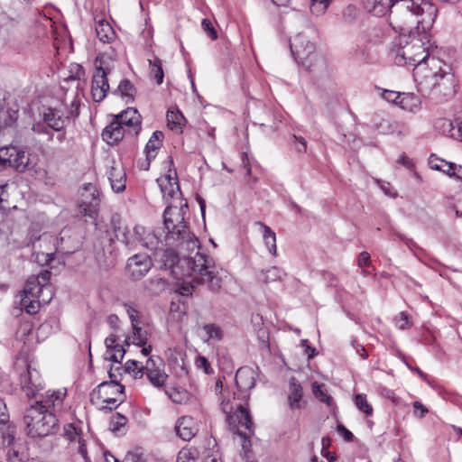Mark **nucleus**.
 Instances as JSON below:
<instances>
[{
	"label": "nucleus",
	"mask_w": 462,
	"mask_h": 462,
	"mask_svg": "<svg viewBox=\"0 0 462 462\" xmlns=\"http://www.w3.org/2000/svg\"><path fill=\"white\" fill-rule=\"evenodd\" d=\"M222 411L226 414V420L230 426H233L234 431L240 436L246 438L253 432V421L248 410L242 403L236 404V411L232 413L233 406H229V402H222Z\"/></svg>",
	"instance_id": "9d476101"
},
{
	"label": "nucleus",
	"mask_w": 462,
	"mask_h": 462,
	"mask_svg": "<svg viewBox=\"0 0 462 462\" xmlns=\"http://www.w3.org/2000/svg\"><path fill=\"white\" fill-rule=\"evenodd\" d=\"M168 125L171 130L181 132L185 118L180 111H168L167 113Z\"/></svg>",
	"instance_id": "c9c22d12"
},
{
	"label": "nucleus",
	"mask_w": 462,
	"mask_h": 462,
	"mask_svg": "<svg viewBox=\"0 0 462 462\" xmlns=\"http://www.w3.org/2000/svg\"><path fill=\"white\" fill-rule=\"evenodd\" d=\"M330 0H310V12L315 15H322L328 9Z\"/></svg>",
	"instance_id": "a18cd8bd"
},
{
	"label": "nucleus",
	"mask_w": 462,
	"mask_h": 462,
	"mask_svg": "<svg viewBox=\"0 0 462 462\" xmlns=\"http://www.w3.org/2000/svg\"><path fill=\"white\" fill-rule=\"evenodd\" d=\"M291 52L296 62L311 70L318 61L316 46L305 34L298 33L290 41Z\"/></svg>",
	"instance_id": "1a4fd4ad"
},
{
	"label": "nucleus",
	"mask_w": 462,
	"mask_h": 462,
	"mask_svg": "<svg viewBox=\"0 0 462 462\" xmlns=\"http://www.w3.org/2000/svg\"><path fill=\"white\" fill-rule=\"evenodd\" d=\"M65 396V389L49 390L44 395L41 394V399L36 401L34 404L40 403L43 409L51 411L55 414L56 411L61 409Z\"/></svg>",
	"instance_id": "f3484780"
},
{
	"label": "nucleus",
	"mask_w": 462,
	"mask_h": 462,
	"mask_svg": "<svg viewBox=\"0 0 462 462\" xmlns=\"http://www.w3.org/2000/svg\"><path fill=\"white\" fill-rule=\"evenodd\" d=\"M32 329V324L29 322H25L23 325H21V327L17 330L16 336H17V337H19L22 340L24 336L31 335Z\"/></svg>",
	"instance_id": "e2e57ef3"
},
{
	"label": "nucleus",
	"mask_w": 462,
	"mask_h": 462,
	"mask_svg": "<svg viewBox=\"0 0 462 462\" xmlns=\"http://www.w3.org/2000/svg\"><path fill=\"white\" fill-rule=\"evenodd\" d=\"M94 65L91 95L93 100L99 103L106 98L109 91L108 77L115 69L116 60L107 53H102L96 58Z\"/></svg>",
	"instance_id": "0eeeda50"
},
{
	"label": "nucleus",
	"mask_w": 462,
	"mask_h": 462,
	"mask_svg": "<svg viewBox=\"0 0 462 462\" xmlns=\"http://www.w3.org/2000/svg\"><path fill=\"white\" fill-rule=\"evenodd\" d=\"M51 273L49 271H42L35 278L39 279V285L42 291L48 286Z\"/></svg>",
	"instance_id": "052dcab7"
},
{
	"label": "nucleus",
	"mask_w": 462,
	"mask_h": 462,
	"mask_svg": "<svg viewBox=\"0 0 462 462\" xmlns=\"http://www.w3.org/2000/svg\"><path fill=\"white\" fill-rule=\"evenodd\" d=\"M30 165L29 154L15 146H5L0 149V170L8 167L19 172L25 171Z\"/></svg>",
	"instance_id": "f8f14e48"
},
{
	"label": "nucleus",
	"mask_w": 462,
	"mask_h": 462,
	"mask_svg": "<svg viewBox=\"0 0 462 462\" xmlns=\"http://www.w3.org/2000/svg\"><path fill=\"white\" fill-rule=\"evenodd\" d=\"M23 420L27 434L31 438H44L59 430L56 415L51 411L43 409L40 403L32 404L27 408Z\"/></svg>",
	"instance_id": "39448f33"
},
{
	"label": "nucleus",
	"mask_w": 462,
	"mask_h": 462,
	"mask_svg": "<svg viewBox=\"0 0 462 462\" xmlns=\"http://www.w3.org/2000/svg\"><path fill=\"white\" fill-rule=\"evenodd\" d=\"M413 78L418 91L434 104L448 101L457 92V79L452 68L439 59H430L429 68L420 65Z\"/></svg>",
	"instance_id": "20e7f679"
},
{
	"label": "nucleus",
	"mask_w": 462,
	"mask_h": 462,
	"mask_svg": "<svg viewBox=\"0 0 462 462\" xmlns=\"http://www.w3.org/2000/svg\"><path fill=\"white\" fill-rule=\"evenodd\" d=\"M133 334L131 336L126 337L125 342L126 346H130L131 344L136 346H144L147 344L148 340V333L146 330L143 329L140 325L132 326Z\"/></svg>",
	"instance_id": "c85d7f7f"
},
{
	"label": "nucleus",
	"mask_w": 462,
	"mask_h": 462,
	"mask_svg": "<svg viewBox=\"0 0 462 462\" xmlns=\"http://www.w3.org/2000/svg\"><path fill=\"white\" fill-rule=\"evenodd\" d=\"M114 118L124 126L127 134L137 135L141 130V116L135 108L129 107Z\"/></svg>",
	"instance_id": "dca6fc26"
},
{
	"label": "nucleus",
	"mask_w": 462,
	"mask_h": 462,
	"mask_svg": "<svg viewBox=\"0 0 462 462\" xmlns=\"http://www.w3.org/2000/svg\"><path fill=\"white\" fill-rule=\"evenodd\" d=\"M127 419L121 415L120 413H116L115 416L111 418L110 427L111 430L115 432L120 431V429L126 424Z\"/></svg>",
	"instance_id": "864d4df0"
},
{
	"label": "nucleus",
	"mask_w": 462,
	"mask_h": 462,
	"mask_svg": "<svg viewBox=\"0 0 462 462\" xmlns=\"http://www.w3.org/2000/svg\"><path fill=\"white\" fill-rule=\"evenodd\" d=\"M355 404L356 408L364 412L367 416H371L373 414V407L367 402L366 395L363 393H358L355 396Z\"/></svg>",
	"instance_id": "a19ab883"
},
{
	"label": "nucleus",
	"mask_w": 462,
	"mask_h": 462,
	"mask_svg": "<svg viewBox=\"0 0 462 462\" xmlns=\"http://www.w3.org/2000/svg\"><path fill=\"white\" fill-rule=\"evenodd\" d=\"M125 372L133 374L134 378H142L143 375V365L138 361L128 360L124 366Z\"/></svg>",
	"instance_id": "79ce46f5"
},
{
	"label": "nucleus",
	"mask_w": 462,
	"mask_h": 462,
	"mask_svg": "<svg viewBox=\"0 0 462 462\" xmlns=\"http://www.w3.org/2000/svg\"><path fill=\"white\" fill-rule=\"evenodd\" d=\"M6 457L9 462H25L27 460L26 453L16 446L8 449Z\"/></svg>",
	"instance_id": "c03bdc74"
},
{
	"label": "nucleus",
	"mask_w": 462,
	"mask_h": 462,
	"mask_svg": "<svg viewBox=\"0 0 462 462\" xmlns=\"http://www.w3.org/2000/svg\"><path fill=\"white\" fill-rule=\"evenodd\" d=\"M195 365L199 369H202L206 374H211L213 372L209 362L205 356H199L196 358Z\"/></svg>",
	"instance_id": "4d7b16f0"
},
{
	"label": "nucleus",
	"mask_w": 462,
	"mask_h": 462,
	"mask_svg": "<svg viewBox=\"0 0 462 462\" xmlns=\"http://www.w3.org/2000/svg\"><path fill=\"white\" fill-rule=\"evenodd\" d=\"M105 345L106 347L105 359L120 365L125 356V349L117 343V337L115 334L108 335L105 339Z\"/></svg>",
	"instance_id": "412c9836"
},
{
	"label": "nucleus",
	"mask_w": 462,
	"mask_h": 462,
	"mask_svg": "<svg viewBox=\"0 0 462 462\" xmlns=\"http://www.w3.org/2000/svg\"><path fill=\"white\" fill-rule=\"evenodd\" d=\"M199 451L196 447L185 446L178 453L176 462H197Z\"/></svg>",
	"instance_id": "2f4dec72"
},
{
	"label": "nucleus",
	"mask_w": 462,
	"mask_h": 462,
	"mask_svg": "<svg viewBox=\"0 0 462 462\" xmlns=\"http://www.w3.org/2000/svg\"><path fill=\"white\" fill-rule=\"evenodd\" d=\"M32 130L35 134L48 135L49 141L53 139V134L51 131V129L42 120L39 121V122H35L32 126Z\"/></svg>",
	"instance_id": "09e8293b"
},
{
	"label": "nucleus",
	"mask_w": 462,
	"mask_h": 462,
	"mask_svg": "<svg viewBox=\"0 0 462 462\" xmlns=\"http://www.w3.org/2000/svg\"><path fill=\"white\" fill-rule=\"evenodd\" d=\"M152 266L151 257L147 254H136L127 260L126 271L133 280L144 277Z\"/></svg>",
	"instance_id": "4468645a"
},
{
	"label": "nucleus",
	"mask_w": 462,
	"mask_h": 462,
	"mask_svg": "<svg viewBox=\"0 0 462 462\" xmlns=\"http://www.w3.org/2000/svg\"><path fill=\"white\" fill-rule=\"evenodd\" d=\"M14 439V429L9 425L0 424V447L10 446Z\"/></svg>",
	"instance_id": "58836bf2"
},
{
	"label": "nucleus",
	"mask_w": 462,
	"mask_h": 462,
	"mask_svg": "<svg viewBox=\"0 0 462 462\" xmlns=\"http://www.w3.org/2000/svg\"><path fill=\"white\" fill-rule=\"evenodd\" d=\"M81 428L75 423H69L64 426L63 435L70 441L79 440L81 435Z\"/></svg>",
	"instance_id": "37998d69"
},
{
	"label": "nucleus",
	"mask_w": 462,
	"mask_h": 462,
	"mask_svg": "<svg viewBox=\"0 0 462 462\" xmlns=\"http://www.w3.org/2000/svg\"><path fill=\"white\" fill-rule=\"evenodd\" d=\"M370 262L371 257L367 252L364 251L359 254L357 258V264L359 267L368 266L370 264Z\"/></svg>",
	"instance_id": "69168bd1"
},
{
	"label": "nucleus",
	"mask_w": 462,
	"mask_h": 462,
	"mask_svg": "<svg viewBox=\"0 0 462 462\" xmlns=\"http://www.w3.org/2000/svg\"><path fill=\"white\" fill-rule=\"evenodd\" d=\"M293 141L296 143V150L299 152H302L306 151L307 148V142L305 138L301 136L292 135Z\"/></svg>",
	"instance_id": "338daca9"
},
{
	"label": "nucleus",
	"mask_w": 462,
	"mask_h": 462,
	"mask_svg": "<svg viewBox=\"0 0 462 462\" xmlns=\"http://www.w3.org/2000/svg\"><path fill=\"white\" fill-rule=\"evenodd\" d=\"M436 127L445 135L451 137V134L456 129V126L453 125V122L448 119H439L436 123Z\"/></svg>",
	"instance_id": "de8ad7c7"
},
{
	"label": "nucleus",
	"mask_w": 462,
	"mask_h": 462,
	"mask_svg": "<svg viewBox=\"0 0 462 462\" xmlns=\"http://www.w3.org/2000/svg\"><path fill=\"white\" fill-rule=\"evenodd\" d=\"M42 292V289L39 285V279L35 278V275L30 276L26 281L23 294L32 298H39Z\"/></svg>",
	"instance_id": "f704fd0d"
},
{
	"label": "nucleus",
	"mask_w": 462,
	"mask_h": 462,
	"mask_svg": "<svg viewBox=\"0 0 462 462\" xmlns=\"http://www.w3.org/2000/svg\"><path fill=\"white\" fill-rule=\"evenodd\" d=\"M358 16V10L355 5H347L342 13L343 21L346 23H353Z\"/></svg>",
	"instance_id": "8fccbe9b"
},
{
	"label": "nucleus",
	"mask_w": 462,
	"mask_h": 462,
	"mask_svg": "<svg viewBox=\"0 0 462 462\" xmlns=\"http://www.w3.org/2000/svg\"><path fill=\"white\" fill-rule=\"evenodd\" d=\"M377 183L379 184V187L382 189V191L386 196L393 199L397 197V191L393 188V186L389 182L383 180H377Z\"/></svg>",
	"instance_id": "13d9d810"
},
{
	"label": "nucleus",
	"mask_w": 462,
	"mask_h": 462,
	"mask_svg": "<svg viewBox=\"0 0 462 462\" xmlns=\"http://www.w3.org/2000/svg\"><path fill=\"white\" fill-rule=\"evenodd\" d=\"M146 374L150 383L155 387H162L164 385L167 374L164 372V364L161 357L151 356L143 365V374Z\"/></svg>",
	"instance_id": "ddd939ff"
},
{
	"label": "nucleus",
	"mask_w": 462,
	"mask_h": 462,
	"mask_svg": "<svg viewBox=\"0 0 462 462\" xmlns=\"http://www.w3.org/2000/svg\"><path fill=\"white\" fill-rule=\"evenodd\" d=\"M111 226L116 238L123 243L127 248L134 249L138 245V239L134 236V229L131 231L123 222L119 215H113Z\"/></svg>",
	"instance_id": "2eb2a0df"
},
{
	"label": "nucleus",
	"mask_w": 462,
	"mask_h": 462,
	"mask_svg": "<svg viewBox=\"0 0 462 462\" xmlns=\"http://www.w3.org/2000/svg\"><path fill=\"white\" fill-rule=\"evenodd\" d=\"M165 245L171 248L154 252L155 260L161 263L160 268L170 269L176 279L191 277L193 282L207 285L212 291L221 288L222 280L214 270V262L199 252V242L192 250L171 245L166 240Z\"/></svg>",
	"instance_id": "f03ea898"
},
{
	"label": "nucleus",
	"mask_w": 462,
	"mask_h": 462,
	"mask_svg": "<svg viewBox=\"0 0 462 462\" xmlns=\"http://www.w3.org/2000/svg\"><path fill=\"white\" fill-rule=\"evenodd\" d=\"M79 212L89 218L96 219L99 209V191L96 185L86 183L79 193Z\"/></svg>",
	"instance_id": "9b49d317"
},
{
	"label": "nucleus",
	"mask_w": 462,
	"mask_h": 462,
	"mask_svg": "<svg viewBox=\"0 0 462 462\" xmlns=\"http://www.w3.org/2000/svg\"><path fill=\"white\" fill-rule=\"evenodd\" d=\"M31 296H23L21 304L25 309L28 314H35L39 310V302L36 298L30 299Z\"/></svg>",
	"instance_id": "49530a36"
},
{
	"label": "nucleus",
	"mask_w": 462,
	"mask_h": 462,
	"mask_svg": "<svg viewBox=\"0 0 462 462\" xmlns=\"http://www.w3.org/2000/svg\"><path fill=\"white\" fill-rule=\"evenodd\" d=\"M80 101L75 96L71 100L69 108L64 113V118L77 117L79 115Z\"/></svg>",
	"instance_id": "3c124183"
},
{
	"label": "nucleus",
	"mask_w": 462,
	"mask_h": 462,
	"mask_svg": "<svg viewBox=\"0 0 462 462\" xmlns=\"http://www.w3.org/2000/svg\"><path fill=\"white\" fill-rule=\"evenodd\" d=\"M112 93L125 98L127 101H132L135 94V88L130 80L123 79Z\"/></svg>",
	"instance_id": "7c9ffc66"
},
{
	"label": "nucleus",
	"mask_w": 462,
	"mask_h": 462,
	"mask_svg": "<svg viewBox=\"0 0 462 462\" xmlns=\"http://www.w3.org/2000/svg\"><path fill=\"white\" fill-rule=\"evenodd\" d=\"M205 336L203 341L209 343V341H220L223 338V331L221 328L216 324H206L203 326Z\"/></svg>",
	"instance_id": "72a5a7b5"
},
{
	"label": "nucleus",
	"mask_w": 462,
	"mask_h": 462,
	"mask_svg": "<svg viewBox=\"0 0 462 462\" xmlns=\"http://www.w3.org/2000/svg\"><path fill=\"white\" fill-rule=\"evenodd\" d=\"M40 116L55 132H61L65 128L64 112L58 108L42 107Z\"/></svg>",
	"instance_id": "a211bd4d"
},
{
	"label": "nucleus",
	"mask_w": 462,
	"mask_h": 462,
	"mask_svg": "<svg viewBox=\"0 0 462 462\" xmlns=\"http://www.w3.org/2000/svg\"><path fill=\"white\" fill-rule=\"evenodd\" d=\"M126 134L127 131L124 126L114 118L112 122L104 128L102 138L106 143L114 145L118 143Z\"/></svg>",
	"instance_id": "5701e85b"
},
{
	"label": "nucleus",
	"mask_w": 462,
	"mask_h": 462,
	"mask_svg": "<svg viewBox=\"0 0 462 462\" xmlns=\"http://www.w3.org/2000/svg\"><path fill=\"white\" fill-rule=\"evenodd\" d=\"M324 384L319 383L318 382L312 383V393L319 402L330 406L332 404L333 399L326 393V391L324 390Z\"/></svg>",
	"instance_id": "ea45409f"
},
{
	"label": "nucleus",
	"mask_w": 462,
	"mask_h": 462,
	"mask_svg": "<svg viewBox=\"0 0 462 462\" xmlns=\"http://www.w3.org/2000/svg\"><path fill=\"white\" fill-rule=\"evenodd\" d=\"M108 374L111 381L99 383L90 394L92 402L101 401L103 404L100 406V410L102 411H112L124 402L125 386L116 381L112 367Z\"/></svg>",
	"instance_id": "6e6552de"
},
{
	"label": "nucleus",
	"mask_w": 462,
	"mask_h": 462,
	"mask_svg": "<svg viewBox=\"0 0 462 462\" xmlns=\"http://www.w3.org/2000/svg\"><path fill=\"white\" fill-rule=\"evenodd\" d=\"M258 225L263 228V238L265 246L267 247L268 251L275 256L277 254L275 233L268 226L262 222H259Z\"/></svg>",
	"instance_id": "c756f323"
},
{
	"label": "nucleus",
	"mask_w": 462,
	"mask_h": 462,
	"mask_svg": "<svg viewBox=\"0 0 462 462\" xmlns=\"http://www.w3.org/2000/svg\"><path fill=\"white\" fill-rule=\"evenodd\" d=\"M157 183L165 202L164 226L167 230L166 241L171 245L185 246L194 249L198 246V238L190 232L185 218L188 214V202L181 198L176 173H169L157 179Z\"/></svg>",
	"instance_id": "7ed1b4c3"
},
{
	"label": "nucleus",
	"mask_w": 462,
	"mask_h": 462,
	"mask_svg": "<svg viewBox=\"0 0 462 462\" xmlns=\"http://www.w3.org/2000/svg\"><path fill=\"white\" fill-rule=\"evenodd\" d=\"M236 383L241 393H246L255 384V372L248 366L241 367L236 374Z\"/></svg>",
	"instance_id": "4be33fe9"
},
{
	"label": "nucleus",
	"mask_w": 462,
	"mask_h": 462,
	"mask_svg": "<svg viewBox=\"0 0 462 462\" xmlns=\"http://www.w3.org/2000/svg\"><path fill=\"white\" fill-rule=\"evenodd\" d=\"M303 396V389L301 384L296 380L295 377H291L289 381L288 390V404L291 410H300L302 405L300 401Z\"/></svg>",
	"instance_id": "393cba45"
},
{
	"label": "nucleus",
	"mask_w": 462,
	"mask_h": 462,
	"mask_svg": "<svg viewBox=\"0 0 462 462\" xmlns=\"http://www.w3.org/2000/svg\"><path fill=\"white\" fill-rule=\"evenodd\" d=\"M284 274L282 269L273 266L266 271H262L259 275V280L263 282H275L281 280Z\"/></svg>",
	"instance_id": "4c0bfd02"
},
{
	"label": "nucleus",
	"mask_w": 462,
	"mask_h": 462,
	"mask_svg": "<svg viewBox=\"0 0 462 462\" xmlns=\"http://www.w3.org/2000/svg\"><path fill=\"white\" fill-rule=\"evenodd\" d=\"M148 61L150 65V77L153 78L158 85H161L163 82L164 77L162 60L154 57L148 60Z\"/></svg>",
	"instance_id": "473e14b6"
},
{
	"label": "nucleus",
	"mask_w": 462,
	"mask_h": 462,
	"mask_svg": "<svg viewBox=\"0 0 462 462\" xmlns=\"http://www.w3.org/2000/svg\"><path fill=\"white\" fill-rule=\"evenodd\" d=\"M430 167L436 171H440L447 175H450L451 171L453 170V164L449 163L442 159L436 157L435 155H431L429 160Z\"/></svg>",
	"instance_id": "e433bc0d"
},
{
	"label": "nucleus",
	"mask_w": 462,
	"mask_h": 462,
	"mask_svg": "<svg viewBox=\"0 0 462 462\" xmlns=\"http://www.w3.org/2000/svg\"><path fill=\"white\" fill-rule=\"evenodd\" d=\"M163 134L161 131H155L150 137L145 146V152L148 161L156 157L157 151L162 144Z\"/></svg>",
	"instance_id": "cd10ccee"
},
{
	"label": "nucleus",
	"mask_w": 462,
	"mask_h": 462,
	"mask_svg": "<svg viewBox=\"0 0 462 462\" xmlns=\"http://www.w3.org/2000/svg\"><path fill=\"white\" fill-rule=\"evenodd\" d=\"M134 236L138 239V244L142 246L151 250L159 251V245L162 243L154 231L147 230L142 226H135L134 227Z\"/></svg>",
	"instance_id": "6ab92c4d"
},
{
	"label": "nucleus",
	"mask_w": 462,
	"mask_h": 462,
	"mask_svg": "<svg viewBox=\"0 0 462 462\" xmlns=\"http://www.w3.org/2000/svg\"><path fill=\"white\" fill-rule=\"evenodd\" d=\"M201 26L203 30L208 33L211 40H216L217 38V32L212 25V23L208 19H203L201 23Z\"/></svg>",
	"instance_id": "bf43d9fd"
},
{
	"label": "nucleus",
	"mask_w": 462,
	"mask_h": 462,
	"mask_svg": "<svg viewBox=\"0 0 462 462\" xmlns=\"http://www.w3.org/2000/svg\"><path fill=\"white\" fill-rule=\"evenodd\" d=\"M337 432L346 440V441H352L354 439L353 433L348 430L344 425L339 424L337 425Z\"/></svg>",
	"instance_id": "774afa93"
},
{
	"label": "nucleus",
	"mask_w": 462,
	"mask_h": 462,
	"mask_svg": "<svg viewBox=\"0 0 462 462\" xmlns=\"http://www.w3.org/2000/svg\"><path fill=\"white\" fill-rule=\"evenodd\" d=\"M95 31L97 37L104 43H110L116 39L114 29L105 19L97 21Z\"/></svg>",
	"instance_id": "a878e982"
},
{
	"label": "nucleus",
	"mask_w": 462,
	"mask_h": 462,
	"mask_svg": "<svg viewBox=\"0 0 462 462\" xmlns=\"http://www.w3.org/2000/svg\"><path fill=\"white\" fill-rule=\"evenodd\" d=\"M175 431L181 439L189 441L198 433L199 426L192 417L183 416L177 420Z\"/></svg>",
	"instance_id": "aec40b11"
},
{
	"label": "nucleus",
	"mask_w": 462,
	"mask_h": 462,
	"mask_svg": "<svg viewBox=\"0 0 462 462\" xmlns=\"http://www.w3.org/2000/svg\"><path fill=\"white\" fill-rule=\"evenodd\" d=\"M365 10L374 16L389 14L390 25L403 34L400 37V46L392 49L394 62L398 66H414L424 64L429 68L430 59L422 42L417 38L432 27L438 14L437 7L427 0H363Z\"/></svg>",
	"instance_id": "f257e3e1"
},
{
	"label": "nucleus",
	"mask_w": 462,
	"mask_h": 462,
	"mask_svg": "<svg viewBox=\"0 0 462 462\" xmlns=\"http://www.w3.org/2000/svg\"><path fill=\"white\" fill-rule=\"evenodd\" d=\"M400 107L410 113L416 114L420 109V98L413 93H402L401 99L398 101Z\"/></svg>",
	"instance_id": "bb28decb"
},
{
	"label": "nucleus",
	"mask_w": 462,
	"mask_h": 462,
	"mask_svg": "<svg viewBox=\"0 0 462 462\" xmlns=\"http://www.w3.org/2000/svg\"><path fill=\"white\" fill-rule=\"evenodd\" d=\"M9 421V413L4 400L0 399V424H6Z\"/></svg>",
	"instance_id": "0e129e2a"
},
{
	"label": "nucleus",
	"mask_w": 462,
	"mask_h": 462,
	"mask_svg": "<svg viewBox=\"0 0 462 462\" xmlns=\"http://www.w3.org/2000/svg\"><path fill=\"white\" fill-rule=\"evenodd\" d=\"M112 189L115 192H122L125 189L126 174L121 165H112L107 172Z\"/></svg>",
	"instance_id": "b1692460"
},
{
	"label": "nucleus",
	"mask_w": 462,
	"mask_h": 462,
	"mask_svg": "<svg viewBox=\"0 0 462 462\" xmlns=\"http://www.w3.org/2000/svg\"><path fill=\"white\" fill-rule=\"evenodd\" d=\"M126 462H145L143 455L138 451H129L125 456Z\"/></svg>",
	"instance_id": "680f3d73"
},
{
	"label": "nucleus",
	"mask_w": 462,
	"mask_h": 462,
	"mask_svg": "<svg viewBox=\"0 0 462 462\" xmlns=\"http://www.w3.org/2000/svg\"><path fill=\"white\" fill-rule=\"evenodd\" d=\"M395 325L400 329H406L411 328V323L410 321V317L406 312H401L395 319Z\"/></svg>",
	"instance_id": "5fc2aeb1"
},
{
	"label": "nucleus",
	"mask_w": 462,
	"mask_h": 462,
	"mask_svg": "<svg viewBox=\"0 0 462 462\" xmlns=\"http://www.w3.org/2000/svg\"><path fill=\"white\" fill-rule=\"evenodd\" d=\"M402 93L383 89L381 93V97L388 102L398 105V101L401 99Z\"/></svg>",
	"instance_id": "6e6d98bb"
},
{
	"label": "nucleus",
	"mask_w": 462,
	"mask_h": 462,
	"mask_svg": "<svg viewBox=\"0 0 462 462\" xmlns=\"http://www.w3.org/2000/svg\"><path fill=\"white\" fill-rule=\"evenodd\" d=\"M123 307L131 320L132 326L140 325L138 310L130 303H124Z\"/></svg>",
	"instance_id": "603ef678"
},
{
	"label": "nucleus",
	"mask_w": 462,
	"mask_h": 462,
	"mask_svg": "<svg viewBox=\"0 0 462 462\" xmlns=\"http://www.w3.org/2000/svg\"><path fill=\"white\" fill-rule=\"evenodd\" d=\"M14 368L20 374L23 391L28 397L36 398L39 392L43 390L44 382L38 371L37 363L30 359L27 350L19 353L14 361Z\"/></svg>",
	"instance_id": "423d86ee"
}]
</instances>
